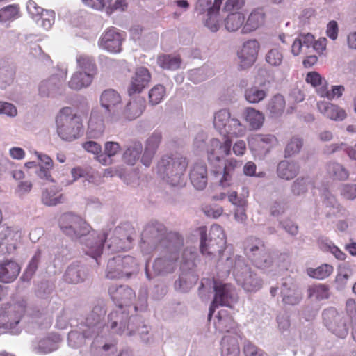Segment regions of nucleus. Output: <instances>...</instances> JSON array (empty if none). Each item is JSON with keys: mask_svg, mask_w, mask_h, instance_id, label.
I'll return each instance as SVG.
<instances>
[{"mask_svg": "<svg viewBox=\"0 0 356 356\" xmlns=\"http://www.w3.org/2000/svg\"><path fill=\"white\" fill-rule=\"evenodd\" d=\"M200 252L207 259L210 261L218 256V267L222 268L225 275L232 270L236 282L245 292L255 293L262 287V280L244 259L234 255L231 248L226 247V236L221 226L217 224L211 225L208 237L204 227L200 228Z\"/></svg>", "mask_w": 356, "mask_h": 356, "instance_id": "1", "label": "nucleus"}, {"mask_svg": "<svg viewBox=\"0 0 356 356\" xmlns=\"http://www.w3.org/2000/svg\"><path fill=\"white\" fill-rule=\"evenodd\" d=\"M143 251L149 245L150 250L160 251L161 257L156 259L152 264V273L147 264L145 265L147 277L150 280L153 275H163L172 273L177 267L183 246V238L175 232L167 233L161 224L147 226L142 234Z\"/></svg>", "mask_w": 356, "mask_h": 356, "instance_id": "2", "label": "nucleus"}, {"mask_svg": "<svg viewBox=\"0 0 356 356\" xmlns=\"http://www.w3.org/2000/svg\"><path fill=\"white\" fill-rule=\"evenodd\" d=\"M106 309L97 305L87 315L79 325V330L68 334V345L77 348L84 344L86 339H91L90 353L93 356H101L115 349L114 334L104 321Z\"/></svg>", "mask_w": 356, "mask_h": 356, "instance_id": "3", "label": "nucleus"}, {"mask_svg": "<svg viewBox=\"0 0 356 356\" xmlns=\"http://www.w3.org/2000/svg\"><path fill=\"white\" fill-rule=\"evenodd\" d=\"M59 225L64 234L73 239L86 236L83 248L86 254L97 260L100 256L106 236L104 233H90V225L79 216L72 213L63 214Z\"/></svg>", "mask_w": 356, "mask_h": 356, "instance_id": "4", "label": "nucleus"}, {"mask_svg": "<svg viewBox=\"0 0 356 356\" xmlns=\"http://www.w3.org/2000/svg\"><path fill=\"white\" fill-rule=\"evenodd\" d=\"M232 141L229 138L223 142L217 138L210 140L207 148L208 160L214 166L213 174L216 181L222 188L230 186L233 184L235 171L241 165V162L235 159H227L223 166H216L222 158L230 154Z\"/></svg>", "mask_w": 356, "mask_h": 356, "instance_id": "5", "label": "nucleus"}, {"mask_svg": "<svg viewBox=\"0 0 356 356\" xmlns=\"http://www.w3.org/2000/svg\"><path fill=\"white\" fill-rule=\"evenodd\" d=\"M108 293L118 308L108 314L106 325H108L113 333L120 335H131L132 330H130V325H128L127 329L122 327L124 321L128 319V315L122 311V307L132 305L136 297L134 291L127 286L112 285L109 287Z\"/></svg>", "mask_w": 356, "mask_h": 356, "instance_id": "6", "label": "nucleus"}, {"mask_svg": "<svg viewBox=\"0 0 356 356\" xmlns=\"http://www.w3.org/2000/svg\"><path fill=\"white\" fill-rule=\"evenodd\" d=\"M56 133L63 140L72 141L83 134L81 118L71 107L60 110L56 118Z\"/></svg>", "mask_w": 356, "mask_h": 356, "instance_id": "7", "label": "nucleus"}, {"mask_svg": "<svg viewBox=\"0 0 356 356\" xmlns=\"http://www.w3.org/2000/svg\"><path fill=\"white\" fill-rule=\"evenodd\" d=\"M188 165L186 159L182 156H163L156 166L158 175L172 186L184 184V172Z\"/></svg>", "mask_w": 356, "mask_h": 356, "instance_id": "8", "label": "nucleus"}, {"mask_svg": "<svg viewBox=\"0 0 356 356\" xmlns=\"http://www.w3.org/2000/svg\"><path fill=\"white\" fill-rule=\"evenodd\" d=\"M25 313V305L13 302L0 307V334H18L22 331L20 322Z\"/></svg>", "mask_w": 356, "mask_h": 356, "instance_id": "9", "label": "nucleus"}, {"mask_svg": "<svg viewBox=\"0 0 356 356\" xmlns=\"http://www.w3.org/2000/svg\"><path fill=\"white\" fill-rule=\"evenodd\" d=\"M139 263L131 255H118L108 260L106 277L108 279L130 278L137 274Z\"/></svg>", "mask_w": 356, "mask_h": 356, "instance_id": "10", "label": "nucleus"}, {"mask_svg": "<svg viewBox=\"0 0 356 356\" xmlns=\"http://www.w3.org/2000/svg\"><path fill=\"white\" fill-rule=\"evenodd\" d=\"M245 250L257 268L267 270L273 265L272 257L260 239L249 238Z\"/></svg>", "mask_w": 356, "mask_h": 356, "instance_id": "11", "label": "nucleus"}, {"mask_svg": "<svg viewBox=\"0 0 356 356\" xmlns=\"http://www.w3.org/2000/svg\"><path fill=\"white\" fill-rule=\"evenodd\" d=\"M213 287L215 295L209 307V319H211L216 307L218 306L231 307L238 300L236 290L232 284L215 281Z\"/></svg>", "mask_w": 356, "mask_h": 356, "instance_id": "12", "label": "nucleus"}, {"mask_svg": "<svg viewBox=\"0 0 356 356\" xmlns=\"http://www.w3.org/2000/svg\"><path fill=\"white\" fill-rule=\"evenodd\" d=\"M325 325L332 333L340 338H345L348 333V318L343 314H339L334 309L323 312Z\"/></svg>", "mask_w": 356, "mask_h": 356, "instance_id": "13", "label": "nucleus"}, {"mask_svg": "<svg viewBox=\"0 0 356 356\" xmlns=\"http://www.w3.org/2000/svg\"><path fill=\"white\" fill-rule=\"evenodd\" d=\"M248 143L252 152L259 156H266L277 145L278 140L274 134H257L248 138Z\"/></svg>", "mask_w": 356, "mask_h": 356, "instance_id": "14", "label": "nucleus"}, {"mask_svg": "<svg viewBox=\"0 0 356 356\" xmlns=\"http://www.w3.org/2000/svg\"><path fill=\"white\" fill-rule=\"evenodd\" d=\"M125 39V34L120 32L117 29L111 27L108 29L102 35L98 45L111 53H119L122 50V44Z\"/></svg>", "mask_w": 356, "mask_h": 356, "instance_id": "15", "label": "nucleus"}, {"mask_svg": "<svg viewBox=\"0 0 356 356\" xmlns=\"http://www.w3.org/2000/svg\"><path fill=\"white\" fill-rule=\"evenodd\" d=\"M22 234L19 230L0 227V252L2 254L14 252L20 243Z\"/></svg>", "mask_w": 356, "mask_h": 356, "instance_id": "16", "label": "nucleus"}, {"mask_svg": "<svg viewBox=\"0 0 356 356\" xmlns=\"http://www.w3.org/2000/svg\"><path fill=\"white\" fill-rule=\"evenodd\" d=\"M259 49L260 44L255 39L248 40L243 42L237 53L241 68H248L254 64L257 58Z\"/></svg>", "mask_w": 356, "mask_h": 356, "instance_id": "17", "label": "nucleus"}, {"mask_svg": "<svg viewBox=\"0 0 356 356\" xmlns=\"http://www.w3.org/2000/svg\"><path fill=\"white\" fill-rule=\"evenodd\" d=\"M38 91L42 97L58 98L64 95L65 87L60 78L54 75L40 82Z\"/></svg>", "mask_w": 356, "mask_h": 356, "instance_id": "18", "label": "nucleus"}, {"mask_svg": "<svg viewBox=\"0 0 356 356\" xmlns=\"http://www.w3.org/2000/svg\"><path fill=\"white\" fill-rule=\"evenodd\" d=\"M121 101V97L118 92L112 89L104 90L100 97L102 106L105 108L112 118L120 117Z\"/></svg>", "mask_w": 356, "mask_h": 356, "instance_id": "19", "label": "nucleus"}, {"mask_svg": "<svg viewBox=\"0 0 356 356\" xmlns=\"http://www.w3.org/2000/svg\"><path fill=\"white\" fill-rule=\"evenodd\" d=\"M151 80V75L148 70L143 67H138L132 76L128 88L129 95H133L140 93L148 85Z\"/></svg>", "mask_w": 356, "mask_h": 356, "instance_id": "20", "label": "nucleus"}, {"mask_svg": "<svg viewBox=\"0 0 356 356\" xmlns=\"http://www.w3.org/2000/svg\"><path fill=\"white\" fill-rule=\"evenodd\" d=\"M60 341V336L57 334H51L47 337L32 342V350L38 354H47L58 348Z\"/></svg>", "mask_w": 356, "mask_h": 356, "instance_id": "21", "label": "nucleus"}, {"mask_svg": "<svg viewBox=\"0 0 356 356\" xmlns=\"http://www.w3.org/2000/svg\"><path fill=\"white\" fill-rule=\"evenodd\" d=\"M145 109V99L141 97H137L131 99L124 107L120 110V117L128 120H133L140 117Z\"/></svg>", "mask_w": 356, "mask_h": 356, "instance_id": "22", "label": "nucleus"}, {"mask_svg": "<svg viewBox=\"0 0 356 356\" xmlns=\"http://www.w3.org/2000/svg\"><path fill=\"white\" fill-rule=\"evenodd\" d=\"M266 21V13L261 7L254 8L248 15V17L242 27L243 34L250 33L262 26Z\"/></svg>", "mask_w": 356, "mask_h": 356, "instance_id": "23", "label": "nucleus"}, {"mask_svg": "<svg viewBox=\"0 0 356 356\" xmlns=\"http://www.w3.org/2000/svg\"><path fill=\"white\" fill-rule=\"evenodd\" d=\"M34 154L40 162L38 170L35 171L36 176L42 180L54 182L51 173V170L54 168V161L51 158L49 155L38 151H35Z\"/></svg>", "mask_w": 356, "mask_h": 356, "instance_id": "24", "label": "nucleus"}, {"mask_svg": "<svg viewBox=\"0 0 356 356\" xmlns=\"http://www.w3.org/2000/svg\"><path fill=\"white\" fill-rule=\"evenodd\" d=\"M225 311H220L218 316V320L215 322V325L217 329L221 332H226L229 334L225 335L222 339L226 337L231 338H236L237 342L241 338L240 332L238 331L236 323L230 316H222Z\"/></svg>", "mask_w": 356, "mask_h": 356, "instance_id": "25", "label": "nucleus"}, {"mask_svg": "<svg viewBox=\"0 0 356 356\" xmlns=\"http://www.w3.org/2000/svg\"><path fill=\"white\" fill-rule=\"evenodd\" d=\"M243 117L250 131L261 129L265 122L264 114L252 107L245 108L243 111Z\"/></svg>", "mask_w": 356, "mask_h": 356, "instance_id": "26", "label": "nucleus"}, {"mask_svg": "<svg viewBox=\"0 0 356 356\" xmlns=\"http://www.w3.org/2000/svg\"><path fill=\"white\" fill-rule=\"evenodd\" d=\"M317 108L325 117L334 121H342L347 115L344 109L325 101L318 102Z\"/></svg>", "mask_w": 356, "mask_h": 356, "instance_id": "27", "label": "nucleus"}, {"mask_svg": "<svg viewBox=\"0 0 356 356\" xmlns=\"http://www.w3.org/2000/svg\"><path fill=\"white\" fill-rule=\"evenodd\" d=\"M190 179L197 190H202L207 184V170L202 162L195 163L190 172Z\"/></svg>", "mask_w": 356, "mask_h": 356, "instance_id": "28", "label": "nucleus"}, {"mask_svg": "<svg viewBox=\"0 0 356 356\" xmlns=\"http://www.w3.org/2000/svg\"><path fill=\"white\" fill-rule=\"evenodd\" d=\"M95 76L89 73H86L79 70L74 72L68 81V87L74 90H81V89L89 87Z\"/></svg>", "mask_w": 356, "mask_h": 356, "instance_id": "29", "label": "nucleus"}, {"mask_svg": "<svg viewBox=\"0 0 356 356\" xmlns=\"http://www.w3.org/2000/svg\"><path fill=\"white\" fill-rule=\"evenodd\" d=\"M323 203L326 207H330V210L327 212L329 217H347L350 216L348 212L338 203L335 197L333 196L330 191H326L323 194Z\"/></svg>", "mask_w": 356, "mask_h": 356, "instance_id": "30", "label": "nucleus"}, {"mask_svg": "<svg viewBox=\"0 0 356 356\" xmlns=\"http://www.w3.org/2000/svg\"><path fill=\"white\" fill-rule=\"evenodd\" d=\"M300 171V165L295 161L283 160L277 165V172L280 178L291 180L296 177Z\"/></svg>", "mask_w": 356, "mask_h": 356, "instance_id": "31", "label": "nucleus"}, {"mask_svg": "<svg viewBox=\"0 0 356 356\" xmlns=\"http://www.w3.org/2000/svg\"><path fill=\"white\" fill-rule=\"evenodd\" d=\"M20 272L19 265L13 261L0 262V281L9 283L16 279Z\"/></svg>", "mask_w": 356, "mask_h": 356, "instance_id": "32", "label": "nucleus"}, {"mask_svg": "<svg viewBox=\"0 0 356 356\" xmlns=\"http://www.w3.org/2000/svg\"><path fill=\"white\" fill-rule=\"evenodd\" d=\"M222 0H214L213 5L209 8L204 25L213 32H216L220 26L219 11Z\"/></svg>", "mask_w": 356, "mask_h": 356, "instance_id": "33", "label": "nucleus"}, {"mask_svg": "<svg viewBox=\"0 0 356 356\" xmlns=\"http://www.w3.org/2000/svg\"><path fill=\"white\" fill-rule=\"evenodd\" d=\"M121 149L120 144L117 142L108 141L104 144V152L98 156V162L104 165L113 163V157L117 155Z\"/></svg>", "mask_w": 356, "mask_h": 356, "instance_id": "34", "label": "nucleus"}, {"mask_svg": "<svg viewBox=\"0 0 356 356\" xmlns=\"http://www.w3.org/2000/svg\"><path fill=\"white\" fill-rule=\"evenodd\" d=\"M285 107L286 101L284 97L280 94H277L268 101L266 110L268 111L270 117L278 118L283 114Z\"/></svg>", "mask_w": 356, "mask_h": 356, "instance_id": "35", "label": "nucleus"}, {"mask_svg": "<svg viewBox=\"0 0 356 356\" xmlns=\"http://www.w3.org/2000/svg\"><path fill=\"white\" fill-rule=\"evenodd\" d=\"M127 320L124 321L122 325V327H125L127 329L129 325L130 330H132V334L131 336L135 334L136 330L137 329V332L140 336L141 341L145 343H149L152 341V335L149 334V330L147 326L143 325L142 326L136 325V323L138 320L136 317L130 318L129 319V322L127 323Z\"/></svg>", "mask_w": 356, "mask_h": 356, "instance_id": "36", "label": "nucleus"}, {"mask_svg": "<svg viewBox=\"0 0 356 356\" xmlns=\"http://www.w3.org/2000/svg\"><path fill=\"white\" fill-rule=\"evenodd\" d=\"M143 151V145L140 142H134L129 145L122 155L123 161L134 165L138 161Z\"/></svg>", "mask_w": 356, "mask_h": 356, "instance_id": "37", "label": "nucleus"}, {"mask_svg": "<svg viewBox=\"0 0 356 356\" xmlns=\"http://www.w3.org/2000/svg\"><path fill=\"white\" fill-rule=\"evenodd\" d=\"M87 276V273L83 267L78 264H72L67 268L63 278L68 283L77 284L83 282Z\"/></svg>", "mask_w": 356, "mask_h": 356, "instance_id": "38", "label": "nucleus"}, {"mask_svg": "<svg viewBox=\"0 0 356 356\" xmlns=\"http://www.w3.org/2000/svg\"><path fill=\"white\" fill-rule=\"evenodd\" d=\"M282 301L284 304L296 305L302 300L301 293L294 286L284 283L281 289Z\"/></svg>", "mask_w": 356, "mask_h": 356, "instance_id": "39", "label": "nucleus"}, {"mask_svg": "<svg viewBox=\"0 0 356 356\" xmlns=\"http://www.w3.org/2000/svg\"><path fill=\"white\" fill-rule=\"evenodd\" d=\"M314 38L311 33L301 34L296 38L291 46V52L294 56L302 53L305 49L310 48Z\"/></svg>", "mask_w": 356, "mask_h": 356, "instance_id": "40", "label": "nucleus"}, {"mask_svg": "<svg viewBox=\"0 0 356 356\" xmlns=\"http://www.w3.org/2000/svg\"><path fill=\"white\" fill-rule=\"evenodd\" d=\"M268 93L267 89L252 86L245 90L244 97L248 103L255 104L263 101L267 97Z\"/></svg>", "mask_w": 356, "mask_h": 356, "instance_id": "41", "label": "nucleus"}, {"mask_svg": "<svg viewBox=\"0 0 356 356\" xmlns=\"http://www.w3.org/2000/svg\"><path fill=\"white\" fill-rule=\"evenodd\" d=\"M104 129L103 120L99 118L96 111H92L88 122V134L92 138H98L103 134Z\"/></svg>", "mask_w": 356, "mask_h": 356, "instance_id": "42", "label": "nucleus"}, {"mask_svg": "<svg viewBox=\"0 0 356 356\" xmlns=\"http://www.w3.org/2000/svg\"><path fill=\"white\" fill-rule=\"evenodd\" d=\"M76 63L79 71L89 73L95 77L97 73V67L92 57L85 54L78 55L76 56Z\"/></svg>", "mask_w": 356, "mask_h": 356, "instance_id": "43", "label": "nucleus"}, {"mask_svg": "<svg viewBox=\"0 0 356 356\" xmlns=\"http://www.w3.org/2000/svg\"><path fill=\"white\" fill-rule=\"evenodd\" d=\"M245 24V16L241 12H234L229 14L225 19V29L229 32L238 31Z\"/></svg>", "mask_w": 356, "mask_h": 356, "instance_id": "44", "label": "nucleus"}, {"mask_svg": "<svg viewBox=\"0 0 356 356\" xmlns=\"http://www.w3.org/2000/svg\"><path fill=\"white\" fill-rule=\"evenodd\" d=\"M221 356H239V343L236 338L226 337L221 341Z\"/></svg>", "mask_w": 356, "mask_h": 356, "instance_id": "45", "label": "nucleus"}, {"mask_svg": "<svg viewBox=\"0 0 356 356\" xmlns=\"http://www.w3.org/2000/svg\"><path fill=\"white\" fill-rule=\"evenodd\" d=\"M231 118L230 113L227 109H222L216 112L214 115L213 125L216 129L220 134H224L228 124H229Z\"/></svg>", "mask_w": 356, "mask_h": 356, "instance_id": "46", "label": "nucleus"}, {"mask_svg": "<svg viewBox=\"0 0 356 356\" xmlns=\"http://www.w3.org/2000/svg\"><path fill=\"white\" fill-rule=\"evenodd\" d=\"M305 81L315 88L316 92L320 96V90L328 86L327 80L321 76V75L316 72L312 71L308 72L305 76Z\"/></svg>", "mask_w": 356, "mask_h": 356, "instance_id": "47", "label": "nucleus"}, {"mask_svg": "<svg viewBox=\"0 0 356 356\" xmlns=\"http://www.w3.org/2000/svg\"><path fill=\"white\" fill-rule=\"evenodd\" d=\"M327 172L334 179L345 181L349 177L348 170L341 164L330 162L327 165Z\"/></svg>", "mask_w": 356, "mask_h": 356, "instance_id": "48", "label": "nucleus"}, {"mask_svg": "<svg viewBox=\"0 0 356 356\" xmlns=\"http://www.w3.org/2000/svg\"><path fill=\"white\" fill-rule=\"evenodd\" d=\"M197 281V277L193 273L182 274L178 280L175 282V288L177 291L186 292L191 289Z\"/></svg>", "mask_w": 356, "mask_h": 356, "instance_id": "49", "label": "nucleus"}, {"mask_svg": "<svg viewBox=\"0 0 356 356\" xmlns=\"http://www.w3.org/2000/svg\"><path fill=\"white\" fill-rule=\"evenodd\" d=\"M246 131V127L243 124L238 118H232L229 124H228V127H227L223 135H230L235 137H243L245 135Z\"/></svg>", "mask_w": 356, "mask_h": 356, "instance_id": "50", "label": "nucleus"}, {"mask_svg": "<svg viewBox=\"0 0 356 356\" xmlns=\"http://www.w3.org/2000/svg\"><path fill=\"white\" fill-rule=\"evenodd\" d=\"M158 64L163 69L175 70L181 67V61L179 56L172 55H162L159 56Z\"/></svg>", "mask_w": 356, "mask_h": 356, "instance_id": "51", "label": "nucleus"}, {"mask_svg": "<svg viewBox=\"0 0 356 356\" xmlns=\"http://www.w3.org/2000/svg\"><path fill=\"white\" fill-rule=\"evenodd\" d=\"M41 200L44 205L54 207L63 202V197L53 188H46L42 193Z\"/></svg>", "mask_w": 356, "mask_h": 356, "instance_id": "52", "label": "nucleus"}, {"mask_svg": "<svg viewBox=\"0 0 356 356\" xmlns=\"http://www.w3.org/2000/svg\"><path fill=\"white\" fill-rule=\"evenodd\" d=\"M19 8L17 5H9L0 9V22L7 23L19 18Z\"/></svg>", "mask_w": 356, "mask_h": 356, "instance_id": "53", "label": "nucleus"}, {"mask_svg": "<svg viewBox=\"0 0 356 356\" xmlns=\"http://www.w3.org/2000/svg\"><path fill=\"white\" fill-rule=\"evenodd\" d=\"M306 272L310 277L323 280L332 273L333 267L330 264H325L316 268H308Z\"/></svg>", "mask_w": 356, "mask_h": 356, "instance_id": "54", "label": "nucleus"}, {"mask_svg": "<svg viewBox=\"0 0 356 356\" xmlns=\"http://www.w3.org/2000/svg\"><path fill=\"white\" fill-rule=\"evenodd\" d=\"M131 243V238L129 236L124 235L120 238L115 236L110 239L108 248L113 252L125 250L130 248Z\"/></svg>", "mask_w": 356, "mask_h": 356, "instance_id": "55", "label": "nucleus"}, {"mask_svg": "<svg viewBox=\"0 0 356 356\" xmlns=\"http://www.w3.org/2000/svg\"><path fill=\"white\" fill-rule=\"evenodd\" d=\"M307 291L309 297L316 300L327 299L330 295L328 287L322 284L310 286Z\"/></svg>", "mask_w": 356, "mask_h": 356, "instance_id": "56", "label": "nucleus"}, {"mask_svg": "<svg viewBox=\"0 0 356 356\" xmlns=\"http://www.w3.org/2000/svg\"><path fill=\"white\" fill-rule=\"evenodd\" d=\"M303 146V140L298 136H293L286 143L284 156L291 157L298 154Z\"/></svg>", "mask_w": 356, "mask_h": 356, "instance_id": "57", "label": "nucleus"}, {"mask_svg": "<svg viewBox=\"0 0 356 356\" xmlns=\"http://www.w3.org/2000/svg\"><path fill=\"white\" fill-rule=\"evenodd\" d=\"M312 185V180L309 177L298 178L291 186V192L295 195H301L305 193Z\"/></svg>", "mask_w": 356, "mask_h": 356, "instance_id": "58", "label": "nucleus"}, {"mask_svg": "<svg viewBox=\"0 0 356 356\" xmlns=\"http://www.w3.org/2000/svg\"><path fill=\"white\" fill-rule=\"evenodd\" d=\"M166 95L165 88L161 84L154 86L149 92V102L152 105L161 103Z\"/></svg>", "mask_w": 356, "mask_h": 356, "instance_id": "59", "label": "nucleus"}, {"mask_svg": "<svg viewBox=\"0 0 356 356\" xmlns=\"http://www.w3.org/2000/svg\"><path fill=\"white\" fill-rule=\"evenodd\" d=\"M39 25L46 30L51 29L55 22V13L53 10H44L36 19Z\"/></svg>", "mask_w": 356, "mask_h": 356, "instance_id": "60", "label": "nucleus"}, {"mask_svg": "<svg viewBox=\"0 0 356 356\" xmlns=\"http://www.w3.org/2000/svg\"><path fill=\"white\" fill-rule=\"evenodd\" d=\"M283 60L282 51L277 47L270 49L266 55V61L271 66H279Z\"/></svg>", "mask_w": 356, "mask_h": 356, "instance_id": "61", "label": "nucleus"}, {"mask_svg": "<svg viewBox=\"0 0 356 356\" xmlns=\"http://www.w3.org/2000/svg\"><path fill=\"white\" fill-rule=\"evenodd\" d=\"M344 91V87L343 86H333L332 90L330 91L328 86L321 89L320 90V97L327 98V99L332 100L334 98L340 97Z\"/></svg>", "mask_w": 356, "mask_h": 356, "instance_id": "62", "label": "nucleus"}, {"mask_svg": "<svg viewBox=\"0 0 356 356\" xmlns=\"http://www.w3.org/2000/svg\"><path fill=\"white\" fill-rule=\"evenodd\" d=\"M14 72L8 67H0V88H6L13 81Z\"/></svg>", "mask_w": 356, "mask_h": 356, "instance_id": "63", "label": "nucleus"}, {"mask_svg": "<svg viewBox=\"0 0 356 356\" xmlns=\"http://www.w3.org/2000/svg\"><path fill=\"white\" fill-rule=\"evenodd\" d=\"M339 193L346 200H353L356 198V184H343L339 187Z\"/></svg>", "mask_w": 356, "mask_h": 356, "instance_id": "64", "label": "nucleus"}]
</instances>
